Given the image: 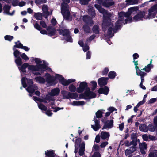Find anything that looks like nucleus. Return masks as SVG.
Returning a JSON list of instances; mask_svg holds the SVG:
<instances>
[{"label": "nucleus", "mask_w": 157, "mask_h": 157, "mask_svg": "<svg viewBox=\"0 0 157 157\" xmlns=\"http://www.w3.org/2000/svg\"><path fill=\"white\" fill-rule=\"evenodd\" d=\"M156 13L155 12V13H148V14L147 17H144V19H150L151 18H154L156 14Z\"/></svg>", "instance_id": "ea45409f"}, {"label": "nucleus", "mask_w": 157, "mask_h": 157, "mask_svg": "<svg viewBox=\"0 0 157 157\" xmlns=\"http://www.w3.org/2000/svg\"><path fill=\"white\" fill-rule=\"evenodd\" d=\"M83 20L86 23L92 26L93 25V22L92 18L88 15H85L83 17Z\"/></svg>", "instance_id": "4468645a"}, {"label": "nucleus", "mask_w": 157, "mask_h": 157, "mask_svg": "<svg viewBox=\"0 0 157 157\" xmlns=\"http://www.w3.org/2000/svg\"><path fill=\"white\" fill-rule=\"evenodd\" d=\"M40 24L43 28H47V27L45 22L44 21H41L40 22Z\"/></svg>", "instance_id": "680f3d73"}, {"label": "nucleus", "mask_w": 157, "mask_h": 157, "mask_svg": "<svg viewBox=\"0 0 157 157\" xmlns=\"http://www.w3.org/2000/svg\"><path fill=\"white\" fill-rule=\"evenodd\" d=\"M21 53V52H20L18 50H14L13 54L15 57L16 58V59H21V58L20 57V55Z\"/></svg>", "instance_id": "f704fd0d"}, {"label": "nucleus", "mask_w": 157, "mask_h": 157, "mask_svg": "<svg viewBox=\"0 0 157 157\" xmlns=\"http://www.w3.org/2000/svg\"><path fill=\"white\" fill-rule=\"evenodd\" d=\"M89 12L90 13V15L92 16H95V11L94 9H91L89 10Z\"/></svg>", "instance_id": "13d9d810"}, {"label": "nucleus", "mask_w": 157, "mask_h": 157, "mask_svg": "<svg viewBox=\"0 0 157 157\" xmlns=\"http://www.w3.org/2000/svg\"><path fill=\"white\" fill-rule=\"evenodd\" d=\"M83 49L84 52L87 51L89 49V47L86 44H85Z\"/></svg>", "instance_id": "338daca9"}, {"label": "nucleus", "mask_w": 157, "mask_h": 157, "mask_svg": "<svg viewBox=\"0 0 157 157\" xmlns=\"http://www.w3.org/2000/svg\"><path fill=\"white\" fill-rule=\"evenodd\" d=\"M92 157H101V156L99 153L96 152L93 155Z\"/></svg>", "instance_id": "774afa93"}, {"label": "nucleus", "mask_w": 157, "mask_h": 157, "mask_svg": "<svg viewBox=\"0 0 157 157\" xmlns=\"http://www.w3.org/2000/svg\"><path fill=\"white\" fill-rule=\"evenodd\" d=\"M38 108L42 111H46L47 109V107L41 103H38Z\"/></svg>", "instance_id": "4c0bfd02"}, {"label": "nucleus", "mask_w": 157, "mask_h": 157, "mask_svg": "<svg viewBox=\"0 0 157 157\" xmlns=\"http://www.w3.org/2000/svg\"><path fill=\"white\" fill-rule=\"evenodd\" d=\"M92 30L94 33L95 34H99V27L98 25H94L92 28Z\"/></svg>", "instance_id": "393cba45"}, {"label": "nucleus", "mask_w": 157, "mask_h": 157, "mask_svg": "<svg viewBox=\"0 0 157 157\" xmlns=\"http://www.w3.org/2000/svg\"><path fill=\"white\" fill-rule=\"evenodd\" d=\"M105 14L103 15V21L106 22H111V17L112 14L110 13H108L107 11L106 12H105Z\"/></svg>", "instance_id": "ddd939ff"}, {"label": "nucleus", "mask_w": 157, "mask_h": 157, "mask_svg": "<svg viewBox=\"0 0 157 157\" xmlns=\"http://www.w3.org/2000/svg\"><path fill=\"white\" fill-rule=\"evenodd\" d=\"M101 5L99 4H95L94 6L100 13L104 14L105 12H106L107 10L103 8Z\"/></svg>", "instance_id": "aec40b11"}, {"label": "nucleus", "mask_w": 157, "mask_h": 157, "mask_svg": "<svg viewBox=\"0 0 157 157\" xmlns=\"http://www.w3.org/2000/svg\"><path fill=\"white\" fill-rule=\"evenodd\" d=\"M108 79V78L101 77L98 80V84L100 86H103L106 85L107 84Z\"/></svg>", "instance_id": "2eb2a0df"}, {"label": "nucleus", "mask_w": 157, "mask_h": 157, "mask_svg": "<svg viewBox=\"0 0 157 157\" xmlns=\"http://www.w3.org/2000/svg\"><path fill=\"white\" fill-rule=\"evenodd\" d=\"M85 89V91L83 94L85 97L92 98L96 97V94L90 91V89L88 87L87 83L85 82H82L80 83L79 87L77 89V91L78 93H82Z\"/></svg>", "instance_id": "7ed1b4c3"}, {"label": "nucleus", "mask_w": 157, "mask_h": 157, "mask_svg": "<svg viewBox=\"0 0 157 157\" xmlns=\"http://www.w3.org/2000/svg\"><path fill=\"white\" fill-rule=\"evenodd\" d=\"M125 14L124 12H121L118 13V19L117 21H119L120 22L123 21L124 19Z\"/></svg>", "instance_id": "e433bc0d"}, {"label": "nucleus", "mask_w": 157, "mask_h": 157, "mask_svg": "<svg viewBox=\"0 0 157 157\" xmlns=\"http://www.w3.org/2000/svg\"><path fill=\"white\" fill-rule=\"evenodd\" d=\"M113 28L112 27H109L107 31V36L111 38L114 36V34L112 33Z\"/></svg>", "instance_id": "bb28decb"}, {"label": "nucleus", "mask_w": 157, "mask_h": 157, "mask_svg": "<svg viewBox=\"0 0 157 157\" xmlns=\"http://www.w3.org/2000/svg\"><path fill=\"white\" fill-rule=\"evenodd\" d=\"M138 9L139 8L138 7H133L129 8L127 12H124V17L126 18L130 17V16L132 13L134 12H136L138 10Z\"/></svg>", "instance_id": "9b49d317"}, {"label": "nucleus", "mask_w": 157, "mask_h": 157, "mask_svg": "<svg viewBox=\"0 0 157 157\" xmlns=\"http://www.w3.org/2000/svg\"><path fill=\"white\" fill-rule=\"evenodd\" d=\"M111 25L113 26V23L112 22H103L102 24V30L103 32H105L106 31L107 28L109 26Z\"/></svg>", "instance_id": "a211bd4d"}, {"label": "nucleus", "mask_w": 157, "mask_h": 157, "mask_svg": "<svg viewBox=\"0 0 157 157\" xmlns=\"http://www.w3.org/2000/svg\"><path fill=\"white\" fill-rule=\"evenodd\" d=\"M108 144V142L107 141H104L101 143L100 146L101 148H103L105 147Z\"/></svg>", "instance_id": "4d7b16f0"}, {"label": "nucleus", "mask_w": 157, "mask_h": 157, "mask_svg": "<svg viewBox=\"0 0 157 157\" xmlns=\"http://www.w3.org/2000/svg\"><path fill=\"white\" fill-rule=\"evenodd\" d=\"M51 24L54 25H56L57 23L56 19L54 18H53L51 19Z\"/></svg>", "instance_id": "69168bd1"}, {"label": "nucleus", "mask_w": 157, "mask_h": 157, "mask_svg": "<svg viewBox=\"0 0 157 157\" xmlns=\"http://www.w3.org/2000/svg\"><path fill=\"white\" fill-rule=\"evenodd\" d=\"M113 120H111L110 121H108L104 126L102 129H104L111 128L113 127Z\"/></svg>", "instance_id": "6ab92c4d"}, {"label": "nucleus", "mask_w": 157, "mask_h": 157, "mask_svg": "<svg viewBox=\"0 0 157 157\" xmlns=\"http://www.w3.org/2000/svg\"><path fill=\"white\" fill-rule=\"evenodd\" d=\"M36 81L40 83H44L45 82V80L44 78L41 77H37L35 78Z\"/></svg>", "instance_id": "7c9ffc66"}, {"label": "nucleus", "mask_w": 157, "mask_h": 157, "mask_svg": "<svg viewBox=\"0 0 157 157\" xmlns=\"http://www.w3.org/2000/svg\"><path fill=\"white\" fill-rule=\"evenodd\" d=\"M13 38L14 37L13 36L10 35H6L4 36L5 40L9 41H11Z\"/></svg>", "instance_id": "a18cd8bd"}, {"label": "nucleus", "mask_w": 157, "mask_h": 157, "mask_svg": "<svg viewBox=\"0 0 157 157\" xmlns=\"http://www.w3.org/2000/svg\"><path fill=\"white\" fill-rule=\"evenodd\" d=\"M84 32L86 33H89L91 31L90 27L86 24H85L83 27Z\"/></svg>", "instance_id": "c756f323"}, {"label": "nucleus", "mask_w": 157, "mask_h": 157, "mask_svg": "<svg viewBox=\"0 0 157 157\" xmlns=\"http://www.w3.org/2000/svg\"><path fill=\"white\" fill-rule=\"evenodd\" d=\"M100 121L98 120H96L95 121V125H91L92 128L95 131H97L101 127L99 124Z\"/></svg>", "instance_id": "4be33fe9"}, {"label": "nucleus", "mask_w": 157, "mask_h": 157, "mask_svg": "<svg viewBox=\"0 0 157 157\" xmlns=\"http://www.w3.org/2000/svg\"><path fill=\"white\" fill-rule=\"evenodd\" d=\"M128 3L131 4H138L139 0H127Z\"/></svg>", "instance_id": "864d4df0"}, {"label": "nucleus", "mask_w": 157, "mask_h": 157, "mask_svg": "<svg viewBox=\"0 0 157 157\" xmlns=\"http://www.w3.org/2000/svg\"><path fill=\"white\" fill-rule=\"evenodd\" d=\"M116 75V73L114 71H110L108 74V76L110 78H114Z\"/></svg>", "instance_id": "c03bdc74"}, {"label": "nucleus", "mask_w": 157, "mask_h": 157, "mask_svg": "<svg viewBox=\"0 0 157 157\" xmlns=\"http://www.w3.org/2000/svg\"><path fill=\"white\" fill-rule=\"evenodd\" d=\"M102 113L101 111L99 110L96 113L97 118L101 117H102Z\"/></svg>", "instance_id": "5fc2aeb1"}, {"label": "nucleus", "mask_w": 157, "mask_h": 157, "mask_svg": "<svg viewBox=\"0 0 157 157\" xmlns=\"http://www.w3.org/2000/svg\"><path fill=\"white\" fill-rule=\"evenodd\" d=\"M152 60L151 59L150 61V63L149 64H148L147 66H146L144 68V70L147 72H148L150 71V70L151 68H153L152 65L151 64L152 63Z\"/></svg>", "instance_id": "c85d7f7f"}, {"label": "nucleus", "mask_w": 157, "mask_h": 157, "mask_svg": "<svg viewBox=\"0 0 157 157\" xmlns=\"http://www.w3.org/2000/svg\"><path fill=\"white\" fill-rule=\"evenodd\" d=\"M18 0H13L12 2V5L13 6H16L18 5L19 4Z\"/></svg>", "instance_id": "6e6d98bb"}, {"label": "nucleus", "mask_w": 157, "mask_h": 157, "mask_svg": "<svg viewBox=\"0 0 157 157\" xmlns=\"http://www.w3.org/2000/svg\"><path fill=\"white\" fill-rule=\"evenodd\" d=\"M60 91V90L59 88H56L52 89L51 92L48 93L44 98H41L34 97L33 99L36 102H40L46 103L50 102L51 103V105H53L54 104V101L55 100L53 96L58 95Z\"/></svg>", "instance_id": "f03ea898"}, {"label": "nucleus", "mask_w": 157, "mask_h": 157, "mask_svg": "<svg viewBox=\"0 0 157 157\" xmlns=\"http://www.w3.org/2000/svg\"><path fill=\"white\" fill-rule=\"evenodd\" d=\"M148 129L151 132H154L155 130L154 127L152 125H149Z\"/></svg>", "instance_id": "bf43d9fd"}, {"label": "nucleus", "mask_w": 157, "mask_h": 157, "mask_svg": "<svg viewBox=\"0 0 157 157\" xmlns=\"http://www.w3.org/2000/svg\"><path fill=\"white\" fill-rule=\"evenodd\" d=\"M15 45H14L13 47V50H14L16 48L21 49L23 45L20 42V41L18 40L17 42H15Z\"/></svg>", "instance_id": "cd10ccee"}, {"label": "nucleus", "mask_w": 157, "mask_h": 157, "mask_svg": "<svg viewBox=\"0 0 157 157\" xmlns=\"http://www.w3.org/2000/svg\"><path fill=\"white\" fill-rule=\"evenodd\" d=\"M146 13L144 11H140L137 15L134 16L133 19L136 21L142 20L143 18H144Z\"/></svg>", "instance_id": "1a4fd4ad"}, {"label": "nucleus", "mask_w": 157, "mask_h": 157, "mask_svg": "<svg viewBox=\"0 0 157 157\" xmlns=\"http://www.w3.org/2000/svg\"><path fill=\"white\" fill-rule=\"evenodd\" d=\"M79 1V3L81 5H86L88 4L89 2L91 0H78Z\"/></svg>", "instance_id": "de8ad7c7"}, {"label": "nucleus", "mask_w": 157, "mask_h": 157, "mask_svg": "<svg viewBox=\"0 0 157 157\" xmlns=\"http://www.w3.org/2000/svg\"><path fill=\"white\" fill-rule=\"evenodd\" d=\"M47 31L45 29H41L40 31L41 33L43 34H47L48 36H52L55 35L56 29L52 26H48L46 28Z\"/></svg>", "instance_id": "0eeeda50"}, {"label": "nucleus", "mask_w": 157, "mask_h": 157, "mask_svg": "<svg viewBox=\"0 0 157 157\" xmlns=\"http://www.w3.org/2000/svg\"><path fill=\"white\" fill-rule=\"evenodd\" d=\"M34 17L36 20H41L42 19V15L40 13H36L34 14Z\"/></svg>", "instance_id": "a19ab883"}, {"label": "nucleus", "mask_w": 157, "mask_h": 157, "mask_svg": "<svg viewBox=\"0 0 157 157\" xmlns=\"http://www.w3.org/2000/svg\"><path fill=\"white\" fill-rule=\"evenodd\" d=\"M20 57H21L22 59H29L25 53H21L20 55Z\"/></svg>", "instance_id": "0e129e2a"}, {"label": "nucleus", "mask_w": 157, "mask_h": 157, "mask_svg": "<svg viewBox=\"0 0 157 157\" xmlns=\"http://www.w3.org/2000/svg\"><path fill=\"white\" fill-rule=\"evenodd\" d=\"M81 141V140L80 138H78L76 140V141L75 142V153H76L78 152V148L77 147H78V144L80 143Z\"/></svg>", "instance_id": "2f4dec72"}, {"label": "nucleus", "mask_w": 157, "mask_h": 157, "mask_svg": "<svg viewBox=\"0 0 157 157\" xmlns=\"http://www.w3.org/2000/svg\"><path fill=\"white\" fill-rule=\"evenodd\" d=\"M132 17H127L125 20V23L124 24H126L128 23H131L132 22Z\"/></svg>", "instance_id": "603ef678"}, {"label": "nucleus", "mask_w": 157, "mask_h": 157, "mask_svg": "<svg viewBox=\"0 0 157 157\" xmlns=\"http://www.w3.org/2000/svg\"><path fill=\"white\" fill-rule=\"evenodd\" d=\"M61 93L65 99H69V95L72 94L71 93L67 92L65 90L62 91Z\"/></svg>", "instance_id": "b1692460"}, {"label": "nucleus", "mask_w": 157, "mask_h": 157, "mask_svg": "<svg viewBox=\"0 0 157 157\" xmlns=\"http://www.w3.org/2000/svg\"><path fill=\"white\" fill-rule=\"evenodd\" d=\"M68 89L69 91L72 92H75L77 90L76 87L73 84H71L69 86Z\"/></svg>", "instance_id": "79ce46f5"}, {"label": "nucleus", "mask_w": 157, "mask_h": 157, "mask_svg": "<svg viewBox=\"0 0 157 157\" xmlns=\"http://www.w3.org/2000/svg\"><path fill=\"white\" fill-rule=\"evenodd\" d=\"M100 136L101 139L108 140L110 136V134L109 132L103 131L100 133Z\"/></svg>", "instance_id": "dca6fc26"}, {"label": "nucleus", "mask_w": 157, "mask_h": 157, "mask_svg": "<svg viewBox=\"0 0 157 157\" xmlns=\"http://www.w3.org/2000/svg\"><path fill=\"white\" fill-rule=\"evenodd\" d=\"M115 2L111 0H104L102 6L106 8H109L114 5Z\"/></svg>", "instance_id": "f8f14e48"}, {"label": "nucleus", "mask_w": 157, "mask_h": 157, "mask_svg": "<svg viewBox=\"0 0 157 157\" xmlns=\"http://www.w3.org/2000/svg\"><path fill=\"white\" fill-rule=\"evenodd\" d=\"M139 129L141 131L144 132H146L148 130V128L144 124H142L140 126Z\"/></svg>", "instance_id": "473e14b6"}, {"label": "nucleus", "mask_w": 157, "mask_h": 157, "mask_svg": "<svg viewBox=\"0 0 157 157\" xmlns=\"http://www.w3.org/2000/svg\"><path fill=\"white\" fill-rule=\"evenodd\" d=\"M75 80L73 78L68 79L67 80L65 79L64 82L63 83V85L66 86H67L70 83L74 82Z\"/></svg>", "instance_id": "c9c22d12"}, {"label": "nucleus", "mask_w": 157, "mask_h": 157, "mask_svg": "<svg viewBox=\"0 0 157 157\" xmlns=\"http://www.w3.org/2000/svg\"><path fill=\"white\" fill-rule=\"evenodd\" d=\"M149 156V157H157V150H155L151 151Z\"/></svg>", "instance_id": "37998d69"}, {"label": "nucleus", "mask_w": 157, "mask_h": 157, "mask_svg": "<svg viewBox=\"0 0 157 157\" xmlns=\"http://www.w3.org/2000/svg\"><path fill=\"white\" fill-rule=\"evenodd\" d=\"M67 4L63 5L61 8V12L64 18L68 20L69 18L70 13L69 11L67 12Z\"/></svg>", "instance_id": "6e6552de"}, {"label": "nucleus", "mask_w": 157, "mask_h": 157, "mask_svg": "<svg viewBox=\"0 0 157 157\" xmlns=\"http://www.w3.org/2000/svg\"><path fill=\"white\" fill-rule=\"evenodd\" d=\"M85 144L84 142L82 143L80 148L79 151V155L80 156L82 155L85 151Z\"/></svg>", "instance_id": "5701e85b"}, {"label": "nucleus", "mask_w": 157, "mask_h": 157, "mask_svg": "<svg viewBox=\"0 0 157 157\" xmlns=\"http://www.w3.org/2000/svg\"><path fill=\"white\" fill-rule=\"evenodd\" d=\"M72 94H71L70 95H69V98H71V99H75L77 97H78V95L77 94L75 93H71Z\"/></svg>", "instance_id": "052dcab7"}, {"label": "nucleus", "mask_w": 157, "mask_h": 157, "mask_svg": "<svg viewBox=\"0 0 157 157\" xmlns=\"http://www.w3.org/2000/svg\"><path fill=\"white\" fill-rule=\"evenodd\" d=\"M139 146L140 149H147V145L145 143H140Z\"/></svg>", "instance_id": "49530a36"}, {"label": "nucleus", "mask_w": 157, "mask_h": 157, "mask_svg": "<svg viewBox=\"0 0 157 157\" xmlns=\"http://www.w3.org/2000/svg\"><path fill=\"white\" fill-rule=\"evenodd\" d=\"M90 83L91 84L92 86V90H94L96 87L97 85V83L95 81H93L91 82Z\"/></svg>", "instance_id": "3c124183"}, {"label": "nucleus", "mask_w": 157, "mask_h": 157, "mask_svg": "<svg viewBox=\"0 0 157 157\" xmlns=\"http://www.w3.org/2000/svg\"><path fill=\"white\" fill-rule=\"evenodd\" d=\"M15 62L17 66H20L22 63L21 59H16Z\"/></svg>", "instance_id": "e2e57ef3"}, {"label": "nucleus", "mask_w": 157, "mask_h": 157, "mask_svg": "<svg viewBox=\"0 0 157 157\" xmlns=\"http://www.w3.org/2000/svg\"><path fill=\"white\" fill-rule=\"evenodd\" d=\"M45 77L46 82L50 86L55 85L56 83V82L55 79L58 80L63 85V83L64 82L65 80L63 77L61 75L58 74H56L55 78L48 73L46 74Z\"/></svg>", "instance_id": "20e7f679"}, {"label": "nucleus", "mask_w": 157, "mask_h": 157, "mask_svg": "<svg viewBox=\"0 0 157 157\" xmlns=\"http://www.w3.org/2000/svg\"><path fill=\"white\" fill-rule=\"evenodd\" d=\"M133 62L134 63V65L135 66V68L136 70V74L138 75H140L141 77H144L146 75V74L143 71H144V69H141L140 70H139V67L137 66V65L138 64L137 61H135L134 60H133Z\"/></svg>", "instance_id": "9d476101"}, {"label": "nucleus", "mask_w": 157, "mask_h": 157, "mask_svg": "<svg viewBox=\"0 0 157 157\" xmlns=\"http://www.w3.org/2000/svg\"><path fill=\"white\" fill-rule=\"evenodd\" d=\"M46 156L48 157H54L55 154L54 153V151L52 150H47L45 151Z\"/></svg>", "instance_id": "a878e982"}, {"label": "nucleus", "mask_w": 157, "mask_h": 157, "mask_svg": "<svg viewBox=\"0 0 157 157\" xmlns=\"http://www.w3.org/2000/svg\"><path fill=\"white\" fill-rule=\"evenodd\" d=\"M35 21L36 22V23L35 24H34V28L38 30H40L42 29V28L40 26L36 21Z\"/></svg>", "instance_id": "09e8293b"}, {"label": "nucleus", "mask_w": 157, "mask_h": 157, "mask_svg": "<svg viewBox=\"0 0 157 157\" xmlns=\"http://www.w3.org/2000/svg\"><path fill=\"white\" fill-rule=\"evenodd\" d=\"M27 81L28 87L26 88L27 91L30 93H33L36 90L38 89V87L35 85H32L33 84V80L31 79H26L24 77L22 78L21 79V83L23 87L25 88L27 86L26 83Z\"/></svg>", "instance_id": "39448f33"}, {"label": "nucleus", "mask_w": 157, "mask_h": 157, "mask_svg": "<svg viewBox=\"0 0 157 157\" xmlns=\"http://www.w3.org/2000/svg\"><path fill=\"white\" fill-rule=\"evenodd\" d=\"M11 7V6L10 5H5L3 7L4 12L7 14H8L9 13Z\"/></svg>", "instance_id": "72a5a7b5"}, {"label": "nucleus", "mask_w": 157, "mask_h": 157, "mask_svg": "<svg viewBox=\"0 0 157 157\" xmlns=\"http://www.w3.org/2000/svg\"><path fill=\"white\" fill-rule=\"evenodd\" d=\"M56 30L59 32L60 35H63L64 38L67 42H72L73 39L70 35L71 33L69 29L58 28Z\"/></svg>", "instance_id": "423d86ee"}, {"label": "nucleus", "mask_w": 157, "mask_h": 157, "mask_svg": "<svg viewBox=\"0 0 157 157\" xmlns=\"http://www.w3.org/2000/svg\"><path fill=\"white\" fill-rule=\"evenodd\" d=\"M109 91V89L107 86L100 88L98 90V92L99 94H103L105 95H107Z\"/></svg>", "instance_id": "f3484780"}, {"label": "nucleus", "mask_w": 157, "mask_h": 157, "mask_svg": "<svg viewBox=\"0 0 157 157\" xmlns=\"http://www.w3.org/2000/svg\"><path fill=\"white\" fill-rule=\"evenodd\" d=\"M42 10L46 12V13L47 15H49V12L48 11V8L47 6L45 5H44L42 6Z\"/></svg>", "instance_id": "8fccbe9b"}, {"label": "nucleus", "mask_w": 157, "mask_h": 157, "mask_svg": "<svg viewBox=\"0 0 157 157\" xmlns=\"http://www.w3.org/2000/svg\"><path fill=\"white\" fill-rule=\"evenodd\" d=\"M121 22L119 21H117L115 23V25L113 28V31L116 33L117 30L121 29Z\"/></svg>", "instance_id": "412c9836"}, {"label": "nucleus", "mask_w": 157, "mask_h": 157, "mask_svg": "<svg viewBox=\"0 0 157 157\" xmlns=\"http://www.w3.org/2000/svg\"><path fill=\"white\" fill-rule=\"evenodd\" d=\"M37 64V67L34 66L29 65L27 63H24L21 67H19V69L22 72H25V69L28 68L29 70L33 71H41V72L47 70L49 71H52L50 68H48V64L44 60L41 59H34Z\"/></svg>", "instance_id": "f257e3e1"}, {"label": "nucleus", "mask_w": 157, "mask_h": 157, "mask_svg": "<svg viewBox=\"0 0 157 157\" xmlns=\"http://www.w3.org/2000/svg\"><path fill=\"white\" fill-rule=\"evenodd\" d=\"M157 10V4H155L151 7L148 10L149 13H152L155 11H156Z\"/></svg>", "instance_id": "58836bf2"}]
</instances>
